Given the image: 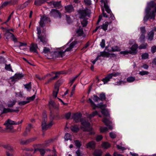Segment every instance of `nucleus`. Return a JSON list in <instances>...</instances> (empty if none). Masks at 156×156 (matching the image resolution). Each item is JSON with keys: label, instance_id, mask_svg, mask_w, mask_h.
<instances>
[{"label": "nucleus", "instance_id": "1", "mask_svg": "<svg viewBox=\"0 0 156 156\" xmlns=\"http://www.w3.org/2000/svg\"><path fill=\"white\" fill-rule=\"evenodd\" d=\"M82 115L80 113H77L74 114L72 118L76 122L80 121L81 122L82 126L81 128L83 131H90L92 129V128L90 126V123L87 121H83L81 119Z\"/></svg>", "mask_w": 156, "mask_h": 156}, {"label": "nucleus", "instance_id": "2", "mask_svg": "<svg viewBox=\"0 0 156 156\" xmlns=\"http://www.w3.org/2000/svg\"><path fill=\"white\" fill-rule=\"evenodd\" d=\"M78 42L76 41H74L72 42L69 45V47L67 48L64 51L62 50H59L55 51L53 52V58L55 57L62 58L65 55V53L66 51H69L72 50L76 45L77 44Z\"/></svg>", "mask_w": 156, "mask_h": 156}, {"label": "nucleus", "instance_id": "3", "mask_svg": "<svg viewBox=\"0 0 156 156\" xmlns=\"http://www.w3.org/2000/svg\"><path fill=\"white\" fill-rule=\"evenodd\" d=\"M108 0H101L102 3H103L104 4V7L105 10L108 14H107L105 12L103 8H102V13L103 16L106 18L109 17L110 20H113L115 19V17L114 15L112 13L111 10L110 9L108 5Z\"/></svg>", "mask_w": 156, "mask_h": 156}, {"label": "nucleus", "instance_id": "4", "mask_svg": "<svg viewBox=\"0 0 156 156\" xmlns=\"http://www.w3.org/2000/svg\"><path fill=\"white\" fill-rule=\"evenodd\" d=\"M77 12L79 18L80 19L86 18V17H90L91 13L90 10L87 8L84 9H79Z\"/></svg>", "mask_w": 156, "mask_h": 156}, {"label": "nucleus", "instance_id": "5", "mask_svg": "<svg viewBox=\"0 0 156 156\" xmlns=\"http://www.w3.org/2000/svg\"><path fill=\"white\" fill-rule=\"evenodd\" d=\"M151 9V8L149 7L147 8L146 12V15L144 18V20L145 21H147L149 18L152 19L153 20L155 19V13H156L155 11L153 10L150 13V11Z\"/></svg>", "mask_w": 156, "mask_h": 156}, {"label": "nucleus", "instance_id": "6", "mask_svg": "<svg viewBox=\"0 0 156 156\" xmlns=\"http://www.w3.org/2000/svg\"><path fill=\"white\" fill-rule=\"evenodd\" d=\"M37 39H39L44 44H46L48 42V39L45 35H42L41 34V29L40 27H38L37 28Z\"/></svg>", "mask_w": 156, "mask_h": 156}, {"label": "nucleus", "instance_id": "7", "mask_svg": "<svg viewBox=\"0 0 156 156\" xmlns=\"http://www.w3.org/2000/svg\"><path fill=\"white\" fill-rule=\"evenodd\" d=\"M47 120V118L46 116L45 115L41 123L42 129L43 131H45L48 129L53 124V122L52 121H51L48 124H47L46 123Z\"/></svg>", "mask_w": 156, "mask_h": 156}, {"label": "nucleus", "instance_id": "8", "mask_svg": "<svg viewBox=\"0 0 156 156\" xmlns=\"http://www.w3.org/2000/svg\"><path fill=\"white\" fill-rule=\"evenodd\" d=\"M23 76L24 75L22 73H16L14 76L10 78L9 81L11 84H14L16 81L21 79Z\"/></svg>", "mask_w": 156, "mask_h": 156}, {"label": "nucleus", "instance_id": "9", "mask_svg": "<svg viewBox=\"0 0 156 156\" xmlns=\"http://www.w3.org/2000/svg\"><path fill=\"white\" fill-rule=\"evenodd\" d=\"M42 53L44 54L48 59L53 58V51H51L50 49L46 47H44Z\"/></svg>", "mask_w": 156, "mask_h": 156}, {"label": "nucleus", "instance_id": "10", "mask_svg": "<svg viewBox=\"0 0 156 156\" xmlns=\"http://www.w3.org/2000/svg\"><path fill=\"white\" fill-rule=\"evenodd\" d=\"M49 15L50 16L55 18H61L62 17V14L60 11L56 9H52Z\"/></svg>", "mask_w": 156, "mask_h": 156}, {"label": "nucleus", "instance_id": "11", "mask_svg": "<svg viewBox=\"0 0 156 156\" xmlns=\"http://www.w3.org/2000/svg\"><path fill=\"white\" fill-rule=\"evenodd\" d=\"M89 101L91 105L93 108V109H95L96 108H101L102 110V109H104L107 107L106 104H103L102 103H100L98 104V106H97L93 102L91 99L89 98Z\"/></svg>", "mask_w": 156, "mask_h": 156}, {"label": "nucleus", "instance_id": "12", "mask_svg": "<svg viewBox=\"0 0 156 156\" xmlns=\"http://www.w3.org/2000/svg\"><path fill=\"white\" fill-rule=\"evenodd\" d=\"M2 109V111L1 112V114H6L8 112H18L19 111V108L16 107V110L11 109L9 108H5L3 107L2 105L0 106V110Z\"/></svg>", "mask_w": 156, "mask_h": 156}, {"label": "nucleus", "instance_id": "13", "mask_svg": "<svg viewBox=\"0 0 156 156\" xmlns=\"http://www.w3.org/2000/svg\"><path fill=\"white\" fill-rule=\"evenodd\" d=\"M4 35L6 37V38L7 39L11 38L12 41L15 42H16L17 41V39L15 37L14 35L12 33H10L8 30H7L6 31L4 34Z\"/></svg>", "mask_w": 156, "mask_h": 156}, {"label": "nucleus", "instance_id": "14", "mask_svg": "<svg viewBox=\"0 0 156 156\" xmlns=\"http://www.w3.org/2000/svg\"><path fill=\"white\" fill-rule=\"evenodd\" d=\"M49 20V18L45 15H44L40 19V20L39 22V24L41 27H43L44 24V23L46 21Z\"/></svg>", "mask_w": 156, "mask_h": 156}, {"label": "nucleus", "instance_id": "15", "mask_svg": "<svg viewBox=\"0 0 156 156\" xmlns=\"http://www.w3.org/2000/svg\"><path fill=\"white\" fill-rule=\"evenodd\" d=\"M102 122L105 124V125L108 127V129L110 130L113 129V127L111 124H112V122L109 119L106 118H104L102 120Z\"/></svg>", "mask_w": 156, "mask_h": 156}, {"label": "nucleus", "instance_id": "16", "mask_svg": "<svg viewBox=\"0 0 156 156\" xmlns=\"http://www.w3.org/2000/svg\"><path fill=\"white\" fill-rule=\"evenodd\" d=\"M64 8L66 12L70 13L74 11V7L72 5H69L66 6Z\"/></svg>", "mask_w": 156, "mask_h": 156}, {"label": "nucleus", "instance_id": "17", "mask_svg": "<svg viewBox=\"0 0 156 156\" xmlns=\"http://www.w3.org/2000/svg\"><path fill=\"white\" fill-rule=\"evenodd\" d=\"M138 48V45L136 44L133 45L131 47V50L129 51L130 54H136L137 53V49Z\"/></svg>", "mask_w": 156, "mask_h": 156}, {"label": "nucleus", "instance_id": "18", "mask_svg": "<svg viewBox=\"0 0 156 156\" xmlns=\"http://www.w3.org/2000/svg\"><path fill=\"white\" fill-rule=\"evenodd\" d=\"M36 139L35 137H33L29 139L26 140H23L20 141V144H27L31 142H32Z\"/></svg>", "mask_w": 156, "mask_h": 156}, {"label": "nucleus", "instance_id": "19", "mask_svg": "<svg viewBox=\"0 0 156 156\" xmlns=\"http://www.w3.org/2000/svg\"><path fill=\"white\" fill-rule=\"evenodd\" d=\"M23 122V120H22L20 122H15L12 121L10 119H8L6 121H5V123L9 124L11 125H18L22 123Z\"/></svg>", "mask_w": 156, "mask_h": 156}, {"label": "nucleus", "instance_id": "20", "mask_svg": "<svg viewBox=\"0 0 156 156\" xmlns=\"http://www.w3.org/2000/svg\"><path fill=\"white\" fill-rule=\"evenodd\" d=\"M37 44H32L30 47V51L33 52L37 53Z\"/></svg>", "mask_w": 156, "mask_h": 156}, {"label": "nucleus", "instance_id": "21", "mask_svg": "<svg viewBox=\"0 0 156 156\" xmlns=\"http://www.w3.org/2000/svg\"><path fill=\"white\" fill-rule=\"evenodd\" d=\"M95 146V143L94 141H91L87 143L86 145V147L88 148L94 149Z\"/></svg>", "mask_w": 156, "mask_h": 156}, {"label": "nucleus", "instance_id": "22", "mask_svg": "<svg viewBox=\"0 0 156 156\" xmlns=\"http://www.w3.org/2000/svg\"><path fill=\"white\" fill-rule=\"evenodd\" d=\"M111 79H112V75L109 74L105 78H103L102 81L103 82L104 84H105L109 81Z\"/></svg>", "mask_w": 156, "mask_h": 156}, {"label": "nucleus", "instance_id": "23", "mask_svg": "<svg viewBox=\"0 0 156 156\" xmlns=\"http://www.w3.org/2000/svg\"><path fill=\"white\" fill-rule=\"evenodd\" d=\"M112 21L111 20L110 22H109V23L110 24L112 22ZM109 23L107 21L105 22V23H103L100 29H102L106 31L108 29V27Z\"/></svg>", "mask_w": 156, "mask_h": 156}, {"label": "nucleus", "instance_id": "24", "mask_svg": "<svg viewBox=\"0 0 156 156\" xmlns=\"http://www.w3.org/2000/svg\"><path fill=\"white\" fill-rule=\"evenodd\" d=\"M156 2V0H154ZM148 5L151 8H153L154 10L156 12V3H155L154 1H151L148 4Z\"/></svg>", "mask_w": 156, "mask_h": 156}, {"label": "nucleus", "instance_id": "25", "mask_svg": "<svg viewBox=\"0 0 156 156\" xmlns=\"http://www.w3.org/2000/svg\"><path fill=\"white\" fill-rule=\"evenodd\" d=\"M46 2V0H35L34 4L37 6H39L44 4Z\"/></svg>", "mask_w": 156, "mask_h": 156}, {"label": "nucleus", "instance_id": "26", "mask_svg": "<svg viewBox=\"0 0 156 156\" xmlns=\"http://www.w3.org/2000/svg\"><path fill=\"white\" fill-rule=\"evenodd\" d=\"M61 1L59 2H54L51 1L48 3L50 5H51L52 4L54 5V7H58L61 5Z\"/></svg>", "mask_w": 156, "mask_h": 156}, {"label": "nucleus", "instance_id": "27", "mask_svg": "<svg viewBox=\"0 0 156 156\" xmlns=\"http://www.w3.org/2000/svg\"><path fill=\"white\" fill-rule=\"evenodd\" d=\"M112 55L108 52L103 51L100 52V54L99 55V56H102L103 57H108L111 55Z\"/></svg>", "mask_w": 156, "mask_h": 156}, {"label": "nucleus", "instance_id": "28", "mask_svg": "<svg viewBox=\"0 0 156 156\" xmlns=\"http://www.w3.org/2000/svg\"><path fill=\"white\" fill-rule=\"evenodd\" d=\"M37 151H39L40 152V154L41 156H44V155L45 153V151L44 149H39L37 148L34 149L33 153L35 154Z\"/></svg>", "mask_w": 156, "mask_h": 156}, {"label": "nucleus", "instance_id": "29", "mask_svg": "<svg viewBox=\"0 0 156 156\" xmlns=\"http://www.w3.org/2000/svg\"><path fill=\"white\" fill-rule=\"evenodd\" d=\"M77 35L79 36H83L84 34L83 29L80 27L76 31Z\"/></svg>", "mask_w": 156, "mask_h": 156}, {"label": "nucleus", "instance_id": "30", "mask_svg": "<svg viewBox=\"0 0 156 156\" xmlns=\"http://www.w3.org/2000/svg\"><path fill=\"white\" fill-rule=\"evenodd\" d=\"M102 152L100 150H95L93 154L94 156H101Z\"/></svg>", "mask_w": 156, "mask_h": 156}, {"label": "nucleus", "instance_id": "31", "mask_svg": "<svg viewBox=\"0 0 156 156\" xmlns=\"http://www.w3.org/2000/svg\"><path fill=\"white\" fill-rule=\"evenodd\" d=\"M154 36V32L153 30H151L148 34V39L150 41H152L153 39Z\"/></svg>", "mask_w": 156, "mask_h": 156}, {"label": "nucleus", "instance_id": "32", "mask_svg": "<svg viewBox=\"0 0 156 156\" xmlns=\"http://www.w3.org/2000/svg\"><path fill=\"white\" fill-rule=\"evenodd\" d=\"M32 128V125L30 124H29L28 126L26 127L25 131L23 133V135L26 136L27 135V133H29L30 131V129Z\"/></svg>", "mask_w": 156, "mask_h": 156}, {"label": "nucleus", "instance_id": "33", "mask_svg": "<svg viewBox=\"0 0 156 156\" xmlns=\"http://www.w3.org/2000/svg\"><path fill=\"white\" fill-rule=\"evenodd\" d=\"M70 128L71 130L74 132H77L79 130L78 126L77 125L72 126Z\"/></svg>", "mask_w": 156, "mask_h": 156}, {"label": "nucleus", "instance_id": "34", "mask_svg": "<svg viewBox=\"0 0 156 156\" xmlns=\"http://www.w3.org/2000/svg\"><path fill=\"white\" fill-rule=\"evenodd\" d=\"M49 105L50 108L52 107L55 108H58V106L56 105L55 103L52 101L49 102Z\"/></svg>", "mask_w": 156, "mask_h": 156}, {"label": "nucleus", "instance_id": "35", "mask_svg": "<svg viewBox=\"0 0 156 156\" xmlns=\"http://www.w3.org/2000/svg\"><path fill=\"white\" fill-rule=\"evenodd\" d=\"M82 19L83 20L81 21V24L83 27H86L88 23V19L85 18L84 19Z\"/></svg>", "mask_w": 156, "mask_h": 156}, {"label": "nucleus", "instance_id": "36", "mask_svg": "<svg viewBox=\"0 0 156 156\" xmlns=\"http://www.w3.org/2000/svg\"><path fill=\"white\" fill-rule=\"evenodd\" d=\"M102 114L105 116H109V114L108 111L107 109H102L101 111Z\"/></svg>", "mask_w": 156, "mask_h": 156}, {"label": "nucleus", "instance_id": "37", "mask_svg": "<svg viewBox=\"0 0 156 156\" xmlns=\"http://www.w3.org/2000/svg\"><path fill=\"white\" fill-rule=\"evenodd\" d=\"M59 91V88L58 87L55 86V90L53 91V95L55 98L57 97V95Z\"/></svg>", "mask_w": 156, "mask_h": 156}, {"label": "nucleus", "instance_id": "38", "mask_svg": "<svg viewBox=\"0 0 156 156\" xmlns=\"http://www.w3.org/2000/svg\"><path fill=\"white\" fill-rule=\"evenodd\" d=\"M30 2V0H28L23 4L21 5L20 6V8L23 9L26 8L29 4Z\"/></svg>", "mask_w": 156, "mask_h": 156}, {"label": "nucleus", "instance_id": "39", "mask_svg": "<svg viewBox=\"0 0 156 156\" xmlns=\"http://www.w3.org/2000/svg\"><path fill=\"white\" fill-rule=\"evenodd\" d=\"M102 146L105 149H107L109 148L110 146V144L107 142H104L102 144Z\"/></svg>", "mask_w": 156, "mask_h": 156}, {"label": "nucleus", "instance_id": "40", "mask_svg": "<svg viewBox=\"0 0 156 156\" xmlns=\"http://www.w3.org/2000/svg\"><path fill=\"white\" fill-rule=\"evenodd\" d=\"M53 73H55L54 72H53ZM64 73L63 71H61L58 72H57L55 73V75L53 77H52L53 80H55L58 77L59 75L60 74H64Z\"/></svg>", "mask_w": 156, "mask_h": 156}, {"label": "nucleus", "instance_id": "41", "mask_svg": "<svg viewBox=\"0 0 156 156\" xmlns=\"http://www.w3.org/2000/svg\"><path fill=\"white\" fill-rule=\"evenodd\" d=\"M111 51L113 52L120 51V48L117 46H115L111 48Z\"/></svg>", "mask_w": 156, "mask_h": 156}, {"label": "nucleus", "instance_id": "42", "mask_svg": "<svg viewBox=\"0 0 156 156\" xmlns=\"http://www.w3.org/2000/svg\"><path fill=\"white\" fill-rule=\"evenodd\" d=\"M5 69L6 70L13 72V70L12 69V67L10 64L8 65L6 64H5Z\"/></svg>", "mask_w": 156, "mask_h": 156}, {"label": "nucleus", "instance_id": "43", "mask_svg": "<svg viewBox=\"0 0 156 156\" xmlns=\"http://www.w3.org/2000/svg\"><path fill=\"white\" fill-rule=\"evenodd\" d=\"M74 142L76 146L78 148H80L82 145V143L79 140H74Z\"/></svg>", "mask_w": 156, "mask_h": 156}, {"label": "nucleus", "instance_id": "44", "mask_svg": "<svg viewBox=\"0 0 156 156\" xmlns=\"http://www.w3.org/2000/svg\"><path fill=\"white\" fill-rule=\"evenodd\" d=\"M16 102V101L15 100L10 101L7 105L8 107L9 108L12 107L15 104Z\"/></svg>", "mask_w": 156, "mask_h": 156}, {"label": "nucleus", "instance_id": "45", "mask_svg": "<svg viewBox=\"0 0 156 156\" xmlns=\"http://www.w3.org/2000/svg\"><path fill=\"white\" fill-rule=\"evenodd\" d=\"M4 147L7 149L6 151H13V149L11 146L9 144H7L4 146Z\"/></svg>", "mask_w": 156, "mask_h": 156}, {"label": "nucleus", "instance_id": "46", "mask_svg": "<svg viewBox=\"0 0 156 156\" xmlns=\"http://www.w3.org/2000/svg\"><path fill=\"white\" fill-rule=\"evenodd\" d=\"M4 147L7 149L6 151H13V149L11 146L9 144H7L4 146Z\"/></svg>", "mask_w": 156, "mask_h": 156}, {"label": "nucleus", "instance_id": "47", "mask_svg": "<svg viewBox=\"0 0 156 156\" xmlns=\"http://www.w3.org/2000/svg\"><path fill=\"white\" fill-rule=\"evenodd\" d=\"M4 147L7 149L6 151H13V149L11 146L9 144H7L4 146Z\"/></svg>", "mask_w": 156, "mask_h": 156}, {"label": "nucleus", "instance_id": "48", "mask_svg": "<svg viewBox=\"0 0 156 156\" xmlns=\"http://www.w3.org/2000/svg\"><path fill=\"white\" fill-rule=\"evenodd\" d=\"M127 81L128 82H133L135 80V78L134 77L131 76L128 77L127 78Z\"/></svg>", "mask_w": 156, "mask_h": 156}, {"label": "nucleus", "instance_id": "49", "mask_svg": "<svg viewBox=\"0 0 156 156\" xmlns=\"http://www.w3.org/2000/svg\"><path fill=\"white\" fill-rule=\"evenodd\" d=\"M99 99L101 101H103L105 99L106 97L105 94L102 93H101L99 95Z\"/></svg>", "mask_w": 156, "mask_h": 156}, {"label": "nucleus", "instance_id": "50", "mask_svg": "<svg viewBox=\"0 0 156 156\" xmlns=\"http://www.w3.org/2000/svg\"><path fill=\"white\" fill-rule=\"evenodd\" d=\"M5 125L6 129H13V127L12 125L9 124L5 123L4 124Z\"/></svg>", "mask_w": 156, "mask_h": 156}, {"label": "nucleus", "instance_id": "51", "mask_svg": "<svg viewBox=\"0 0 156 156\" xmlns=\"http://www.w3.org/2000/svg\"><path fill=\"white\" fill-rule=\"evenodd\" d=\"M149 55L147 53L143 54L141 55V58L143 59H146L148 58Z\"/></svg>", "mask_w": 156, "mask_h": 156}, {"label": "nucleus", "instance_id": "52", "mask_svg": "<svg viewBox=\"0 0 156 156\" xmlns=\"http://www.w3.org/2000/svg\"><path fill=\"white\" fill-rule=\"evenodd\" d=\"M108 128L106 127H100V132L101 133H104L108 131Z\"/></svg>", "mask_w": 156, "mask_h": 156}, {"label": "nucleus", "instance_id": "53", "mask_svg": "<svg viewBox=\"0 0 156 156\" xmlns=\"http://www.w3.org/2000/svg\"><path fill=\"white\" fill-rule=\"evenodd\" d=\"M24 86L25 88H26L27 90H30L31 89V82L24 85Z\"/></svg>", "mask_w": 156, "mask_h": 156}, {"label": "nucleus", "instance_id": "54", "mask_svg": "<svg viewBox=\"0 0 156 156\" xmlns=\"http://www.w3.org/2000/svg\"><path fill=\"white\" fill-rule=\"evenodd\" d=\"M98 113V112L97 111H95L93 112L92 114H90L89 115L88 117L90 119H91L97 115Z\"/></svg>", "mask_w": 156, "mask_h": 156}, {"label": "nucleus", "instance_id": "55", "mask_svg": "<svg viewBox=\"0 0 156 156\" xmlns=\"http://www.w3.org/2000/svg\"><path fill=\"white\" fill-rule=\"evenodd\" d=\"M35 97V95H34L31 97H27V101H29V102H30V101H33Z\"/></svg>", "mask_w": 156, "mask_h": 156}, {"label": "nucleus", "instance_id": "56", "mask_svg": "<svg viewBox=\"0 0 156 156\" xmlns=\"http://www.w3.org/2000/svg\"><path fill=\"white\" fill-rule=\"evenodd\" d=\"M149 73V72L148 71H140L139 73V74H140L141 76H143L145 75H147Z\"/></svg>", "mask_w": 156, "mask_h": 156}, {"label": "nucleus", "instance_id": "57", "mask_svg": "<svg viewBox=\"0 0 156 156\" xmlns=\"http://www.w3.org/2000/svg\"><path fill=\"white\" fill-rule=\"evenodd\" d=\"M29 103V101H19L18 102V105H24L27 104Z\"/></svg>", "mask_w": 156, "mask_h": 156}, {"label": "nucleus", "instance_id": "58", "mask_svg": "<svg viewBox=\"0 0 156 156\" xmlns=\"http://www.w3.org/2000/svg\"><path fill=\"white\" fill-rule=\"evenodd\" d=\"M109 74H111L112 75V76H117L120 75L121 74L119 72H116V73H109Z\"/></svg>", "mask_w": 156, "mask_h": 156}, {"label": "nucleus", "instance_id": "59", "mask_svg": "<svg viewBox=\"0 0 156 156\" xmlns=\"http://www.w3.org/2000/svg\"><path fill=\"white\" fill-rule=\"evenodd\" d=\"M71 138V135L69 133H66L65 136V140H68Z\"/></svg>", "mask_w": 156, "mask_h": 156}, {"label": "nucleus", "instance_id": "60", "mask_svg": "<svg viewBox=\"0 0 156 156\" xmlns=\"http://www.w3.org/2000/svg\"><path fill=\"white\" fill-rule=\"evenodd\" d=\"M147 45V43L141 44L139 46V48L140 49H145L146 48Z\"/></svg>", "mask_w": 156, "mask_h": 156}, {"label": "nucleus", "instance_id": "61", "mask_svg": "<svg viewBox=\"0 0 156 156\" xmlns=\"http://www.w3.org/2000/svg\"><path fill=\"white\" fill-rule=\"evenodd\" d=\"M6 156H13V151H6Z\"/></svg>", "mask_w": 156, "mask_h": 156}, {"label": "nucleus", "instance_id": "62", "mask_svg": "<svg viewBox=\"0 0 156 156\" xmlns=\"http://www.w3.org/2000/svg\"><path fill=\"white\" fill-rule=\"evenodd\" d=\"M145 34H141L139 38L140 41H142L144 40L145 38Z\"/></svg>", "mask_w": 156, "mask_h": 156}, {"label": "nucleus", "instance_id": "63", "mask_svg": "<svg viewBox=\"0 0 156 156\" xmlns=\"http://www.w3.org/2000/svg\"><path fill=\"white\" fill-rule=\"evenodd\" d=\"M19 0H12L10 1L11 5H15L17 4Z\"/></svg>", "mask_w": 156, "mask_h": 156}, {"label": "nucleus", "instance_id": "64", "mask_svg": "<svg viewBox=\"0 0 156 156\" xmlns=\"http://www.w3.org/2000/svg\"><path fill=\"white\" fill-rule=\"evenodd\" d=\"M151 51L152 53H154L156 52V46H153L151 48Z\"/></svg>", "mask_w": 156, "mask_h": 156}]
</instances>
